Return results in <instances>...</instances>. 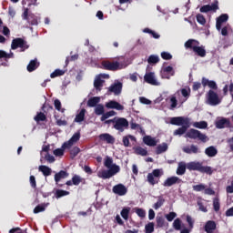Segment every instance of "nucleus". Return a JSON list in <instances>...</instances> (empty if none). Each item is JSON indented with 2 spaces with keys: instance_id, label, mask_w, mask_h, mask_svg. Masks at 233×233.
<instances>
[{
  "instance_id": "15",
  "label": "nucleus",
  "mask_w": 233,
  "mask_h": 233,
  "mask_svg": "<svg viewBox=\"0 0 233 233\" xmlns=\"http://www.w3.org/2000/svg\"><path fill=\"white\" fill-rule=\"evenodd\" d=\"M143 141L147 147H156V145L159 143V140L156 139V137H152L151 136H145L143 137Z\"/></svg>"
},
{
  "instance_id": "21",
  "label": "nucleus",
  "mask_w": 233,
  "mask_h": 233,
  "mask_svg": "<svg viewBox=\"0 0 233 233\" xmlns=\"http://www.w3.org/2000/svg\"><path fill=\"white\" fill-rule=\"evenodd\" d=\"M165 74H169L170 76H174V68L170 66L164 67L161 71L162 79H170V76H165Z\"/></svg>"
},
{
  "instance_id": "26",
  "label": "nucleus",
  "mask_w": 233,
  "mask_h": 233,
  "mask_svg": "<svg viewBox=\"0 0 233 233\" xmlns=\"http://www.w3.org/2000/svg\"><path fill=\"white\" fill-rule=\"evenodd\" d=\"M197 56H199L200 57H205L207 56V50H205V46L199 45L195 47V50L193 51Z\"/></svg>"
},
{
  "instance_id": "8",
  "label": "nucleus",
  "mask_w": 233,
  "mask_h": 233,
  "mask_svg": "<svg viewBox=\"0 0 233 233\" xmlns=\"http://www.w3.org/2000/svg\"><path fill=\"white\" fill-rule=\"evenodd\" d=\"M208 103L211 105V106H216L221 103V99H219V96L218 93L214 92V90H209L208 93Z\"/></svg>"
},
{
  "instance_id": "9",
  "label": "nucleus",
  "mask_w": 233,
  "mask_h": 233,
  "mask_svg": "<svg viewBox=\"0 0 233 233\" xmlns=\"http://www.w3.org/2000/svg\"><path fill=\"white\" fill-rule=\"evenodd\" d=\"M122 90L123 83L119 81H115V83L108 87V92H111V94H114V96H119Z\"/></svg>"
},
{
  "instance_id": "32",
  "label": "nucleus",
  "mask_w": 233,
  "mask_h": 233,
  "mask_svg": "<svg viewBox=\"0 0 233 233\" xmlns=\"http://www.w3.org/2000/svg\"><path fill=\"white\" fill-rule=\"evenodd\" d=\"M66 177H68V173H66V171L61 170L55 175V181L56 183H59L60 179H65Z\"/></svg>"
},
{
  "instance_id": "44",
  "label": "nucleus",
  "mask_w": 233,
  "mask_h": 233,
  "mask_svg": "<svg viewBox=\"0 0 233 233\" xmlns=\"http://www.w3.org/2000/svg\"><path fill=\"white\" fill-rule=\"evenodd\" d=\"M12 57H14V53L10 52L9 54L0 50V59H12Z\"/></svg>"
},
{
  "instance_id": "61",
  "label": "nucleus",
  "mask_w": 233,
  "mask_h": 233,
  "mask_svg": "<svg viewBox=\"0 0 233 233\" xmlns=\"http://www.w3.org/2000/svg\"><path fill=\"white\" fill-rule=\"evenodd\" d=\"M200 172L204 173V174H212V167H201L200 168Z\"/></svg>"
},
{
  "instance_id": "59",
  "label": "nucleus",
  "mask_w": 233,
  "mask_h": 233,
  "mask_svg": "<svg viewBox=\"0 0 233 233\" xmlns=\"http://www.w3.org/2000/svg\"><path fill=\"white\" fill-rule=\"evenodd\" d=\"M79 152H81V149H79L77 147H74L72 149H70V155L72 157H76Z\"/></svg>"
},
{
  "instance_id": "25",
  "label": "nucleus",
  "mask_w": 233,
  "mask_h": 233,
  "mask_svg": "<svg viewBox=\"0 0 233 233\" xmlns=\"http://www.w3.org/2000/svg\"><path fill=\"white\" fill-rule=\"evenodd\" d=\"M180 92L183 98H180L179 102L183 104L185 101H187V99H188V97H190V88H182Z\"/></svg>"
},
{
  "instance_id": "49",
  "label": "nucleus",
  "mask_w": 233,
  "mask_h": 233,
  "mask_svg": "<svg viewBox=\"0 0 233 233\" xmlns=\"http://www.w3.org/2000/svg\"><path fill=\"white\" fill-rule=\"evenodd\" d=\"M135 152L136 154H137L138 156H147V154H148V151H147V149L141 147H137L135 148Z\"/></svg>"
},
{
  "instance_id": "64",
  "label": "nucleus",
  "mask_w": 233,
  "mask_h": 233,
  "mask_svg": "<svg viewBox=\"0 0 233 233\" xmlns=\"http://www.w3.org/2000/svg\"><path fill=\"white\" fill-rule=\"evenodd\" d=\"M146 232L147 233L154 232V224L153 223H149V224L146 225Z\"/></svg>"
},
{
  "instance_id": "20",
  "label": "nucleus",
  "mask_w": 233,
  "mask_h": 233,
  "mask_svg": "<svg viewBox=\"0 0 233 233\" xmlns=\"http://www.w3.org/2000/svg\"><path fill=\"white\" fill-rule=\"evenodd\" d=\"M106 108H114L115 110H125V106L116 101L111 100L106 104Z\"/></svg>"
},
{
  "instance_id": "22",
  "label": "nucleus",
  "mask_w": 233,
  "mask_h": 233,
  "mask_svg": "<svg viewBox=\"0 0 233 233\" xmlns=\"http://www.w3.org/2000/svg\"><path fill=\"white\" fill-rule=\"evenodd\" d=\"M203 165L199 162H189L187 164V170H197L198 172H201V167Z\"/></svg>"
},
{
  "instance_id": "10",
  "label": "nucleus",
  "mask_w": 233,
  "mask_h": 233,
  "mask_svg": "<svg viewBox=\"0 0 233 233\" xmlns=\"http://www.w3.org/2000/svg\"><path fill=\"white\" fill-rule=\"evenodd\" d=\"M113 192L114 194H116V196H127L128 188L123 184H117L113 187Z\"/></svg>"
},
{
  "instance_id": "53",
  "label": "nucleus",
  "mask_w": 233,
  "mask_h": 233,
  "mask_svg": "<svg viewBox=\"0 0 233 233\" xmlns=\"http://www.w3.org/2000/svg\"><path fill=\"white\" fill-rule=\"evenodd\" d=\"M64 74H65V71L61 69H56L53 73H51L50 77L54 79V77H59V76H64Z\"/></svg>"
},
{
  "instance_id": "24",
  "label": "nucleus",
  "mask_w": 233,
  "mask_h": 233,
  "mask_svg": "<svg viewBox=\"0 0 233 233\" xmlns=\"http://www.w3.org/2000/svg\"><path fill=\"white\" fill-rule=\"evenodd\" d=\"M205 154L208 157H216V156H218V149L214 146H211L206 148Z\"/></svg>"
},
{
  "instance_id": "11",
  "label": "nucleus",
  "mask_w": 233,
  "mask_h": 233,
  "mask_svg": "<svg viewBox=\"0 0 233 233\" xmlns=\"http://www.w3.org/2000/svg\"><path fill=\"white\" fill-rule=\"evenodd\" d=\"M108 78V75H99L95 78L94 86L96 90L101 91L103 88V83H105V78Z\"/></svg>"
},
{
  "instance_id": "45",
  "label": "nucleus",
  "mask_w": 233,
  "mask_h": 233,
  "mask_svg": "<svg viewBox=\"0 0 233 233\" xmlns=\"http://www.w3.org/2000/svg\"><path fill=\"white\" fill-rule=\"evenodd\" d=\"M95 114L96 116H103L105 114V106L101 104L97 105L95 108Z\"/></svg>"
},
{
  "instance_id": "54",
  "label": "nucleus",
  "mask_w": 233,
  "mask_h": 233,
  "mask_svg": "<svg viewBox=\"0 0 233 233\" xmlns=\"http://www.w3.org/2000/svg\"><path fill=\"white\" fill-rule=\"evenodd\" d=\"M45 208H46V205H38L34 209V214H39V212H45Z\"/></svg>"
},
{
  "instance_id": "5",
  "label": "nucleus",
  "mask_w": 233,
  "mask_h": 233,
  "mask_svg": "<svg viewBox=\"0 0 233 233\" xmlns=\"http://www.w3.org/2000/svg\"><path fill=\"white\" fill-rule=\"evenodd\" d=\"M11 48L12 50L21 48V52H25V50H27L28 48V44H26V41H25L23 38H15L12 41Z\"/></svg>"
},
{
  "instance_id": "50",
  "label": "nucleus",
  "mask_w": 233,
  "mask_h": 233,
  "mask_svg": "<svg viewBox=\"0 0 233 233\" xmlns=\"http://www.w3.org/2000/svg\"><path fill=\"white\" fill-rule=\"evenodd\" d=\"M134 210L138 218H145V216H147V211L143 208H135Z\"/></svg>"
},
{
  "instance_id": "38",
  "label": "nucleus",
  "mask_w": 233,
  "mask_h": 233,
  "mask_svg": "<svg viewBox=\"0 0 233 233\" xmlns=\"http://www.w3.org/2000/svg\"><path fill=\"white\" fill-rule=\"evenodd\" d=\"M130 141H136V137L128 135L123 137L124 147H130Z\"/></svg>"
},
{
  "instance_id": "58",
  "label": "nucleus",
  "mask_w": 233,
  "mask_h": 233,
  "mask_svg": "<svg viewBox=\"0 0 233 233\" xmlns=\"http://www.w3.org/2000/svg\"><path fill=\"white\" fill-rule=\"evenodd\" d=\"M177 218V214L176 212H170L169 214L166 215V219L168 221H174Z\"/></svg>"
},
{
  "instance_id": "47",
  "label": "nucleus",
  "mask_w": 233,
  "mask_h": 233,
  "mask_svg": "<svg viewBox=\"0 0 233 233\" xmlns=\"http://www.w3.org/2000/svg\"><path fill=\"white\" fill-rule=\"evenodd\" d=\"M108 170H109V173L111 174V177H112L113 176H116V174H117L119 172L120 168H119V166L114 164L112 167H109Z\"/></svg>"
},
{
  "instance_id": "19",
  "label": "nucleus",
  "mask_w": 233,
  "mask_h": 233,
  "mask_svg": "<svg viewBox=\"0 0 233 233\" xmlns=\"http://www.w3.org/2000/svg\"><path fill=\"white\" fill-rule=\"evenodd\" d=\"M173 228L175 230H182L181 233H187L185 232V229H187V228H185V224L183 223V221L180 220V218H176L174 220Z\"/></svg>"
},
{
  "instance_id": "29",
  "label": "nucleus",
  "mask_w": 233,
  "mask_h": 233,
  "mask_svg": "<svg viewBox=\"0 0 233 233\" xmlns=\"http://www.w3.org/2000/svg\"><path fill=\"white\" fill-rule=\"evenodd\" d=\"M205 230L208 233H212L216 230V222L209 220L206 223Z\"/></svg>"
},
{
  "instance_id": "6",
  "label": "nucleus",
  "mask_w": 233,
  "mask_h": 233,
  "mask_svg": "<svg viewBox=\"0 0 233 233\" xmlns=\"http://www.w3.org/2000/svg\"><path fill=\"white\" fill-rule=\"evenodd\" d=\"M144 80L146 83H148V85H152L153 86H159L161 85V82L157 80L156 77V73L154 72L146 73L144 76Z\"/></svg>"
},
{
  "instance_id": "30",
  "label": "nucleus",
  "mask_w": 233,
  "mask_h": 233,
  "mask_svg": "<svg viewBox=\"0 0 233 233\" xmlns=\"http://www.w3.org/2000/svg\"><path fill=\"white\" fill-rule=\"evenodd\" d=\"M101 101V97L99 96H94L89 98V100L87 101V106H90L91 108L94 106H96L97 104Z\"/></svg>"
},
{
  "instance_id": "28",
  "label": "nucleus",
  "mask_w": 233,
  "mask_h": 233,
  "mask_svg": "<svg viewBox=\"0 0 233 233\" xmlns=\"http://www.w3.org/2000/svg\"><path fill=\"white\" fill-rule=\"evenodd\" d=\"M187 222L188 227L184 229V232L190 233L192 232V228H194V219L189 215L187 216Z\"/></svg>"
},
{
  "instance_id": "52",
  "label": "nucleus",
  "mask_w": 233,
  "mask_h": 233,
  "mask_svg": "<svg viewBox=\"0 0 233 233\" xmlns=\"http://www.w3.org/2000/svg\"><path fill=\"white\" fill-rule=\"evenodd\" d=\"M206 188H207V186H205V184H198V185L193 186V190L195 192H203V190H205Z\"/></svg>"
},
{
  "instance_id": "46",
  "label": "nucleus",
  "mask_w": 233,
  "mask_h": 233,
  "mask_svg": "<svg viewBox=\"0 0 233 233\" xmlns=\"http://www.w3.org/2000/svg\"><path fill=\"white\" fill-rule=\"evenodd\" d=\"M147 63H149V65H156V63H159V56L151 55L147 59Z\"/></svg>"
},
{
  "instance_id": "57",
  "label": "nucleus",
  "mask_w": 233,
  "mask_h": 233,
  "mask_svg": "<svg viewBox=\"0 0 233 233\" xmlns=\"http://www.w3.org/2000/svg\"><path fill=\"white\" fill-rule=\"evenodd\" d=\"M45 119H46V116H45V113H38L35 116V121H36L37 123H39V121H45Z\"/></svg>"
},
{
  "instance_id": "56",
  "label": "nucleus",
  "mask_w": 233,
  "mask_h": 233,
  "mask_svg": "<svg viewBox=\"0 0 233 233\" xmlns=\"http://www.w3.org/2000/svg\"><path fill=\"white\" fill-rule=\"evenodd\" d=\"M143 32H144L145 34H151V35H153V37H154L155 39H159V35H158L157 33H156V32L150 30L149 28H145V29L143 30Z\"/></svg>"
},
{
  "instance_id": "60",
  "label": "nucleus",
  "mask_w": 233,
  "mask_h": 233,
  "mask_svg": "<svg viewBox=\"0 0 233 233\" xmlns=\"http://www.w3.org/2000/svg\"><path fill=\"white\" fill-rule=\"evenodd\" d=\"M197 21L199 25H205V23H207L205 16L201 14L197 15Z\"/></svg>"
},
{
  "instance_id": "27",
  "label": "nucleus",
  "mask_w": 233,
  "mask_h": 233,
  "mask_svg": "<svg viewBox=\"0 0 233 233\" xmlns=\"http://www.w3.org/2000/svg\"><path fill=\"white\" fill-rule=\"evenodd\" d=\"M97 177L102 179H110V177H112V174H110L109 170L102 169L97 172Z\"/></svg>"
},
{
  "instance_id": "62",
  "label": "nucleus",
  "mask_w": 233,
  "mask_h": 233,
  "mask_svg": "<svg viewBox=\"0 0 233 233\" xmlns=\"http://www.w3.org/2000/svg\"><path fill=\"white\" fill-rule=\"evenodd\" d=\"M213 207H214V210L216 212H218L219 210V198H215L213 199Z\"/></svg>"
},
{
  "instance_id": "12",
  "label": "nucleus",
  "mask_w": 233,
  "mask_h": 233,
  "mask_svg": "<svg viewBox=\"0 0 233 233\" xmlns=\"http://www.w3.org/2000/svg\"><path fill=\"white\" fill-rule=\"evenodd\" d=\"M179 183H181V178L177 177H170L164 181L163 187H172V185H179Z\"/></svg>"
},
{
  "instance_id": "2",
  "label": "nucleus",
  "mask_w": 233,
  "mask_h": 233,
  "mask_svg": "<svg viewBox=\"0 0 233 233\" xmlns=\"http://www.w3.org/2000/svg\"><path fill=\"white\" fill-rule=\"evenodd\" d=\"M102 66L106 70H123V68H127L128 66V64H127V61H116V62H103Z\"/></svg>"
},
{
  "instance_id": "4",
  "label": "nucleus",
  "mask_w": 233,
  "mask_h": 233,
  "mask_svg": "<svg viewBox=\"0 0 233 233\" xmlns=\"http://www.w3.org/2000/svg\"><path fill=\"white\" fill-rule=\"evenodd\" d=\"M111 121H113L114 128L119 132H124L126 128H128V120L127 118L115 117Z\"/></svg>"
},
{
  "instance_id": "51",
  "label": "nucleus",
  "mask_w": 233,
  "mask_h": 233,
  "mask_svg": "<svg viewBox=\"0 0 233 233\" xmlns=\"http://www.w3.org/2000/svg\"><path fill=\"white\" fill-rule=\"evenodd\" d=\"M116 116V111H108L102 115L101 121H106V119H108V117H112Z\"/></svg>"
},
{
  "instance_id": "37",
  "label": "nucleus",
  "mask_w": 233,
  "mask_h": 233,
  "mask_svg": "<svg viewBox=\"0 0 233 233\" xmlns=\"http://www.w3.org/2000/svg\"><path fill=\"white\" fill-rule=\"evenodd\" d=\"M185 172H187V164L180 162L178 164V167L177 169V176H183V174H185Z\"/></svg>"
},
{
  "instance_id": "16",
  "label": "nucleus",
  "mask_w": 233,
  "mask_h": 233,
  "mask_svg": "<svg viewBox=\"0 0 233 233\" xmlns=\"http://www.w3.org/2000/svg\"><path fill=\"white\" fill-rule=\"evenodd\" d=\"M183 152L186 154H199V147L196 145H190L183 147Z\"/></svg>"
},
{
  "instance_id": "13",
  "label": "nucleus",
  "mask_w": 233,
  "mask_h": 233,
  "mask_svg": "<svg viewBox=\"0 0 233 233\" xmlns=\"http://www.w3.org/2000/svg\"><path fill=\"white\" fill-rule=\"evenodd\" d=\"M228 21V15L223 14L219 17L217 18L216 28L218 32H221V26L223 23H227Z\"/></svg>"
},
{
  "instance_id": "23",
  "label": "nucleus",
  "mask_w": 233,
  "mask_h": 233,
  "mask_svg": "<svg viewBox=\"0 0 233 233\" xmlns=\"http://www.w3.org/2000/svg\"><path fill=\"white\" fill-rule=\"evenodd\" d=\"M198 46H199V42L196 39H189L185 43V48H192L193 51H195Z\"/></svg>"
},
{
  "instance_id": "33",
  "label": "nucleus",
  "mask_w": 233,
  "mask_h": 233,
  "mask_svg": "<svg viewBox=\"0 0 233 233\" xmlns=\"http://www.w3.org/2000/svg\"><path fill=\"white\" fill-rule=\"evenodd\" d=\"M38 170L39 172H42L46 177L52 174V168L48 167L47 166H39Z\"/></svg>"
},
{
  "instance_id": "1",
  "label": "nucleus",
  "mask_w": 233,
  "mask_h": 233,
  "mask_svg": "<svg viewBox=\"0 0 233 233\" xmlns=\"http://www.w3.org/2000/svg\"><path fill=\"white\" fill-rule=\"evenodd\" d=\"M79 139H81V133L79 132L75 133L68 141L65 142L62 145L61 148H57L53 151L54 156H56V157L64 156L65 150H66V148L67 149L72 148V147H74V145H76V143H77Z\"/></svg>"
},
{
  "instance_id": "18",
  "label": "nucleus",
  "mask_w": 233,
  "mask_h": 233,
  "mask_svg": "<svg viewBox=\"0 0 233 233\" xmlns=\"http://www.w3.org/2000/svg\"><path fill=\"white\" fill-rule=\"evenodd\" d=\"M202 85L203 86H208L211 90H218V84L214 80H208V78L203 77Z\"/></svg>"
},
{
  "instance_id": "63",
  "label": "nucleus",
  "mask_w": 233,
  "mask_h": 233,
  "mask_svg": "<svg viewBox=\"0 0 233 233\" xmlns=\"http://www.w3.org/2000/svg\"><path fill=\"white\" fill-rule=\"evenodd\" d=\"M72 183H73V185H76V186L79 185V183H81V177H79L77 175L74 176L72 177Z\"/></svg>"
},
{
  "instance_id": "36",
  "label": "nucleus",
  "mask_w": 233,
  "mask_h": 233,
  "mask_svg": "<svg viewBox=\"0 0 233 233\" xmlns=\"http://www.w3.org/2000/svg\"><path fill=\"white\" fill-rule=\"evenodd\" d=\"M130 128L131 130H138L140 134H145V130H143L141 125L136 123L134 120L130 122Z\"/></svg>"
},
{
  "instance_id": "40",
  "label": "nucleus",
  "mask_w": 233,
  "mask_h": 233,
  "mask_svg": "<svg viewBox=\"0 0 233 233\" xmlns=\"http://www.w3.org/2000/svg\"><path fill=\"white\" fill-rule=\"evenodd\" d=\"M130 210L131 208L127 207L124 208L121 212H120V216L123 218V219H125V221H128V216L130 214Z\"/></svg>"
},
{
  "instance_id": "41",
  "label": "nucleus",
  "mask_w": 233,
  "mask_h": 233,
  "mask_svg": "<svg viewBox=\"0 0 233 233\" xmlns=\"http://www.w3.org/2000/svg\"><path fill=\"white\" fill-rule=\"evenodd\" d=\"M168 150V145L167 143H162L157 147V154H163Z\"/></svg>"
},
{
  "instance_id": "35",
  "label": "nucleus",
  "mask_w": 233,
  "mask_h": 233,
  "mask_svg": "<svg viewBox=\"0 0 233 233\" xmlns=\"http://www.w3.org/2000/svg\"><path fill=\"white\" fill-rule=\"evenodd\" d=\"M85 114H86V110L81 109L80 112L76 116L75 122L81 123L85 121Z\"/></svg>"
},
{
  "instance_id": "55",
  "label": "nucleus",
  "mask_w": 233,
  "mask_h": 233,
  "mask_svg": "<svg viewBox=\"0 0 233 233\" xmlns=\"http://www.w3.org/2000/svg\"><path fill=\"white\" fill-rule=\"evenodd\" d=\"M54 105L56 110H58V112H65V108H61V101H59V99H56Z\"/></svg>"
},
{
  "instance_id": "3",
  "label": "nucleus",
  "mask_w": 233,
  "mask_h": 233,
  "mask_svg": "<svg viewBox=\"0 0 233 233\" xmlns=\"http://www.w3.org/2000/svg\"><path fill=\"white\" fill-rule=\"evenodd\" d=\"M186 137H189V139H199L202 143H207L208 141V137L205 134H202L201 131L197 129H190L187 132Z\"/></svg>"
},
{
  "instance_id": "31",
  "label": "nucleus",
  "mask_w": 233,
  "mask_h": 233,
  "mask_svg": "<svg viewBox=\"0 0 233 233\" xmlns=\"http://www.w3.org/2000/svg\"><path fill=\"white\" fill-rule=\"evenodd\" d=\"M189 127H190V124H187V125H184L181 127L176 129L174 131V136H183V134H185V132H187V130Z\"/></svg>"
},
{
  "instance_id": "34",
  "label": "nucleus",
  "mask_w": 233,
  "mask_h": 233,
  "mask_svg": "<svg viewBox=\"0 0 233 233\" xmlns=\"http://www.w3.org/2000/svg\"><path fill=\"white\" fill-rule=\"evenodd\" d=\"M226 125H230V121L227 118H221L216 122L217 128H225Z\"/></svg>"
},
{
  "instance_id": "17",
  "label": "nucleus",
  "mask_w": 233,
  "mask_h": 233,
  "mask_svg": "<svg viewBox=\"0 0 233 233\" xmlns=\"http://www.w3.org/2000/svg\"><path fill=\"white\" fill-rule=\"evenodd\" d=\"M219 7L218 6V2L212 5H206L200 8V12L207 14V12H216Z\"/></svg>"
},
{
  "instance_id": "14",
  "label": "nucleus",
  "mask_w": 233,
  "mask_h": 233,
  "mask_svg": "<svg viewBox=\"0 0 233 233\" xmlns=\"http://www.w3.org/2000/svg\"><path fill=\"white\" fill-rule=\"evenodd\" d=\"M99 139L100 141H104L105 143H108L109 145H114V143H116V138H114V137H112L108 133L99 135Z\"/></svg>"
},
{
  "instance_id": "7",
  "label": "nucleus",
  "mask_w": 233,
  "mask_h": 233,
  "mask_svg": "<svg viewBox=\"0 0 233 233\" xmlns=\"http://www.w3.org/2000/svg\"><path fill=\"white\" fill-rule=\"evenodd\" d=\"M170 124L176 125L177 127L190 125V118L185 116H174L170 118Z\"/></svg>"
},
{
  "instance_id": "39",
  "label": "nucleus",
  "mask_w": 233,
  "mask_h": 233,
  "mask_svg": "<svg viewBox=\"0 0 233 233\" xmlns=\"http://www.w3.org/2000/svg\"><path fill=\"white\" fill-rule=\"evenodd\" d=\"M39 66V63L37 60H31L29 65L27 66L28 72H34Z\"/></svg>"
},
{
  "instance_id": "48",
  "label": "nucleus",
  "mask_w": 233,
  "mask_h": 233,
  "mask_svg": "<svg viewBox=\"0 0 233 233\" xmlns=\"http://www.w3.org/2000/svg\"><path fill=\"white\" fill-rule=\"evenodd\" d=\"M69 194H70V192H68V191H66V190H63V189H58L56 192V198L57 199H59V198H63L65 196H68Z\"/></svg>"
},
{
  "instance_id": "43",
  "label": "nucleus",
  "mask_w": 233,
  "mask_h": 233,
  "mask_svg": "<svg viewBox=\"0 0 233 233\" xmlns=\"http://www.w3.org/2000/svg\"><path fill=\"white\" fill-rule=\"evenodd\" d=\"M193 127L195 128L204 129L207 128V127H208V124L206 121L194 122Z\"/></svg>"
},
{
  "instance_id": "42",
  "label": "nucleus",
  "mask_w": 233,
  "mask_h": 233,
  "mask_svg": "<svg viewBox=\"0 0 233 233\" xmlns=\"http://www.w3.org/2000/svg\"><path fill=\"white\" fill-rule=\"evenodd\" d=\"M164 203L165 198H163V197H158L157 203H155L153 206V208H155V210H158V208H161V207H163Z\"/></svg>"
}]
</instances>
